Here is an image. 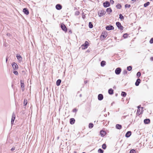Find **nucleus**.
Masks as SVG:
<instances>
[{
    "mask_svg": "<svg viewBox=\"0 0 153 153\" xmlns=\"http://www.w3.org/2000/svg\"><path fill=\"white\" fill-rule=\"evenodd\" d=\"M127 71L126 70H124L123 71V74L125 75L127 74Z\"/></svg>",
    "mask_w": 153,
    "mask_h": 153,
    "instance_id": "obj_42",
    "label": "nucleus"
},
{
    "mask_svg": "<svg viewBox=\"0 0 153 153\" xmlns=\"http://www.w3.org/2000/svg\"><path fill=\"white\" fill-rule=\"evenodd\" d=\"M106 62L104 61H102L100 63L102 67H103L105 65Z\"/></svg>",
    "mask_w": 153,
    "mask_h": 153,
    "instance_id": "obj_23",
    "label": "nucleus"
},
{
    "mask_svg": "<svg viewBox=\"0 0 153 153\" xmlns=\"http://www.w3.org/2000/svg\"><path fill=\"white\" fill-rule=\"evenodd\" d=\"M136 152L135 150L134 149H132L130 151V153H136Z\"/></svg>",
    "mask_w": 153,
    "mask_h": 153,
    "instance_id": "obj_39",
    "label": "nucleus"
},
{
    "mask_svg": "<svg viewBox=\"0 0 153 153\" xmlns=\"http://www.w3.org/2000/svg\"><path fill=\"white\" fill-rule=\"evenodd\" d=\"M89 45V43L87 41L85 42V43L81 45V47L82 49H85L87 48Z\"/></svg>",
    "mask_w": 153,
    "mask_h": 153,
    "instance_id": "obj_1",
    "label": "nucleus"
},
{
    "mask_svg": "<svg viewBox=\"0 0 153 153\" xmlns=\"http://www.w3.org/2000/svg\"><path fill=\"white\" fill-rule=\"evenodd\" d=\"M114 90L112 88L109 89L108 90V94L110 95H112L113 94Z\"/></svg>",
    "mask_w": 153,
    "mask_h": 153,
    "instance_id": "obj_20",
    "label": "nucleus"
},
{
    "mask_svg": "<svg viewBox=\"0 0 153 153\" xmlns=\"http://www.w3.org/2000/svg\"><path fill=\"white\" fill-rule=\"evenodd\" d=\"M131 132L130 131H127L125 135V136L126 137H129L131 135Z\"/></svg>",
    "mask_w": 153,
    "mask_h": 153,
    "instance_id": "obj_14",
    "label": "nucleus"
},
{
    "mask_svg": "<svg viewBox=\"0 0 153 153\" xmlns=\"http://www.w3.org/2000/svg\"><path fill=\"white\" fill-rule=\"evenodd\" d=\"M23 11L24 13L26 15H28L29 14V11L28 9L26 8H24L23 9Z\"/></svg>",
    "mask_w": 153,
    "mask_h": 153,
    "instance_id": "obj_11",
    "label": "nucleus"
},
{
    "mask_svg": "<svg viewBox=\"0 0 153 153\" xmlns=\"http://www.w3.org/2000/svg\"><path fill=\"white\" fill-rule=\"evenodd\" d=\"M88 26L90 28H92L93 27V26L91 22H90L89 23Z\"/></svg>",
    "mask_w": 153,
    "mask_h": 153,
    "instance_id": "obj_25",
    "label": "nucleus"
},
{
    "mask_svg": "<svg viewBox=\"0 0 153 153\" xmlns=\"http://www.w3.org/2000/svg\"><path fill=\"white\" fill-rule=\"evenodd\" d=\"M77 111V110L76 108H74L73 110V112H76Z\"/></svg>",
    "mask_w": 153,
    "mask_h": 153,
    "instance_id": "obj_49",
    "label": "nucleus"
},
{
    "mask_svg": "<svg viewBox=\"0 0 153 153\" xmlns=\"http://www.w3.org/2000/svg\"><path fill=\"white\" fill-rule=\"evenodd\" d=\"M82 97V94H81L79 95V97Z\"/></svg>",
    "mask_w": 153,
    "mask_h": 153,
    "instance_id": "obj_54",
    "label": "nucleus"
},
{
    "mask_svg": "<svg viewBox=\"0 0 153 153\" xmlns=\"http://www.w3.org/2000/svg\"><path fill=\"white\" fill-rule=\"evenodd\" d=\"M149 4L150 2H147L144 4V6L145 7H146L149 5Z\"/></svg>",
    "mask_w": 153,
    "mask_h": 153,
    "instance_id": "obj_31",
    "label": "nucleus"
},
{
    "mask_svg": "<svg viewBox=\"0 0 153 153\" xmlns=\"http://www.w3.org/2000/svg\"><path fill=\"white\" fill-rule=\"evenodd\" d=\"M116 7L117 9H120L122 7V6L120 4H118L116 6Z\"/></svg>",
    "mask_w": 153,
    "mask_h": 153,
    "instance_id": "obj_28",
    "label": "nucleus"
},
{
    "mask_svg": "<svg viewBox=\"0 0 153 153\" xmlns=\"http://www.w3.org/2000/svg\"><path fill=\"white\" fill-rule=\"evenodd\" d=\"M110 2L111 4H113L114 3V1L113 0H110Z\"/></svg>",
    "mask_w": 153,
    "mask_h": 153,
    "instance_id": "obj_47",
    "label": "nucleus"
},
{
    "mask_svg": "<svg viewBox=\"0 0 153 153\" xmlns=\"http://www.w3.org/2000/svg\"><path fill=\"white\" fill-rule=\"evenodd\" d=\"M149 43L150 44L153 43V38H151V39H150V40L149 41Z\"/></svg>",
    "mask_w": 153,
    "mask_h": 153,
    "instance_id": "obj_44",
    "label": "nucleus"
},
{
    "mask_svg": "<svg viewBox=\"0 0 153 153\" xmlns=\"http://www.w3.org/2000/svg\"><path fill=\"white\" fill-rule=\"evenodd\" d=\"M106 144L105 143L103 144L102 146V148L104 149H106Z\"/></svg>",
    "mask_w": 153,
    "mask_h": 153,
    "instance_id": "obj_37",
    "label": "nucleus"
},
{
    "mask_svg": "<svg viewBox=\"0 0 153 153\" xmlns=\"http://www.w3.org/2000/svg\"><path fill=\"white\" fill-rule=\"evenodd\" d=\"M103 95L102 94H99L98 96V99L99 101H101L103 100Z\"/></svg>",
    "mask_w": 153,
    "mask_h": 153,
    "instance_id": "obj_12",
    "label": "nucleus"
},
{
    "mask_svg": "<svg viewBox=\"0 0 153 153\" xmlns=\"http://www.w3.org/2000/svg\"><path fill=\"white\" fill-rule=\"evenodd\" d=\"M140 112V109L139 108H138V109L137 110V114H137L138 115H139L140 114H141L142 112Z\"/></svg>",
    "mask_w": 153,
    "mask_h": 153,
    "instance_id": "obj_27",
    "label": "nucleus"
},
{
    "mask_svg": "<svg viewBox=\"0 0 153 153\" xmlns=\"http://www.w3.org/2000/svg\"><path fill=\"white\" fill-rule=\"evenodd\" d=\"M17 59L19 61H21L22 60V58L20 55H17L16 56Z\"/></svg>",
    "mask_w": 153,
    "mask_h": 153,
    "instance_id": "obj_24",
    "label": "nucleus"
},
{
    "mask_svg": "<svg viewBox=\"0 0 153 153\" xmlns=\"http://www.w3.org/2000/svg\"><path fill=\"white\" fill-rule=\"evenodd\" d=\"M74 153H76V152H74Z\"/></svg>",
    "mask_w": 153,
    "mask_h": 153,
    "instance_id": "obj_61",
    "label": "nucleus"
},
{
    "mask_svg": "<svg viewBox=\"0 0 153 153\" xmlns=\"http://www.w3.org/2000/svg\"><path fill=\"white\" fill-rule=\"evenodd\" d=\"M61 27L62 29L65 32H67L68 29L65 25L63 23L61 24Z\"/></svg>",
    "mask_w": 153,
    "mask_h": 153,
    "instance_id": "obj_3",
    "label": "nucleus"
},
{
    "mask_svg": "<svg viewBox=\"0 0 153 153\" xmlns=\"http://www.w3.org/2000/svg\"><path fill=\"white\" fill-rule=\"evenodd\" d=\"M8 59L7 58H6V62H7V61Z\"/></svg>",
    "mask_w": 153,
    "mask_h": 153,
    "instance_id": "obj_55",
    "label": "nucleus"
},
{
    "mask_svg": "<svg viewBox=\"0 0 153 153\" xmlns=\"http://www.w3.org/2000/svg\"><path fill=\"white\" fill-rule=\"evenodd\" d=\"M100 134L102 137L104 136L106 134V132L103 130H101L100 132Z\"/></svg>",
    "mask_w": 153,
    "mask_h": 153,
    "instance_id": "obj_17",
    "label": "nucleus"
},
{
    "mask_svg": "<svg viewBox=\"0 0 153 153\" xmlns=\"http://www.w3.org/2000/svg\"><path fill=\"white\" fill-rule=\"evenodd\" d=\"M150 60H151L152 61H153V57H151L150 58Z\"/></svg>",
    "mask_w": 153,
    "mask_h": 153,
    "instance_id": "obj_50",
    "label": "nucleus"
},
{
    "mask_svg": "<svg viewBox=\"0 0 153 153\" xmlns=\"http://www.w3.org/2000/svg\"><path fill=\"white\" fill-rule=\"evenodd\" d=\"M75 121V120L74 118H71L70 119V123L72 125L74 123Z\"/></svg>",
    "mask_w": 153,
    "mask_h": 153,
    "instance_id": "obj_18",
    "label": "nucleus"
},
{
    "mask_svg": "<svg viewBox=\"0 0 153 153\" xmlns=\"http://www.w3.org/2000/svg\"><path fill=\"white\" fill-rule=\"evenodd\" d=\"M119 18L121 20H123L124 19V17L120 14L119 15Z\"/></svg>",
    "mask_w": 153,
    "mask_h": 153,
    "instance_id": "obj_33",
    "label": "nucleus"
},
{
    "mask_svg": "<svg viewBox=\"0 0 153 153\" xmlns=\"http://www.w3.org/2000/svg\"><path fill=\"white\" fill-rule=\"evenodd\" d=\"M116 128L117 129H120L122 128V126L121 125L117 124L116 125Z\"/></svg>",
    "mask_w": 153,
    "mask_h": 153,
    "instance_id": "obj_19",
    "label": "nucleus"
},
{
    "mask_svg": "<svg viewBox=\"0 0 153 153\" xmlns=\"http://www.w3.org/2000/svg\"><path fill=\"white\" fill-rule=\"evenodd\" d=\"M56 9L58 10H60L62 9V6L60 4H57L56 5Z\"/></svg>",
    "mask_w": 153,
    "mask_h": 153,
    "instance_id": "obj_13",
    "label": "nucleus"
},
{
    "mask_svg": "<svg viewBox=\"0 0 153 153\" xmlns=\"http://www.w3.org/2000/svg\"><path fill=\"white\" fill-rule=\"evenodd\" d=\"M15 149V147H13L11 149V151H13Z\"/></svg>",
    "mask_w": 153,
    "mask_h": 153,
    "instance_id": "obj_46",
    "label": "nucleus"
},
{
    "mask_svg": "<svg viewBox=\"0 0 153 153\" xmlns=\"http://www.w3.org/2000/svg\"><path fill=\"white\" fill-rule=\"evenodd\" d=\"M107 36V33L105 31H103L102 33L101 37H102L103 38H105Z\"/></svg>",
    "mask_w": 153,
    "mask_h": 153,
    "instance_id": "obj_9",
    "label": "nucleus"
},
{
    "mask_svg": "<svg viewBox=\"0 0 153 153\" xmlns=\"http://www.w3.org/2000/svg\"><path fill=\"white\" fill-rule=\"evenodd\" d=\"M150 120L149 119H146L144 120V122L145 124H149L150 123Z\"/></svg>",
    "mask_w": 153,
    "mask_h": 153,
    "instance_id": "obj_16",
    "label": "nucleus"
},
{
    "mask_svg": "<svg viewBox=\"0 0 153 153\" xmlns=\"http://www.w3.org/2000/svg\"><path fill=\"white\" fill-rule=\"evenodd\" d=\"M15 120V119H13V118L11 119V124H13Z\"/></svg>",
    "mask_w": 153,
    "mask_h": 153,
    "instance_id": "obj_45",
    "label": "nucleus"
},
{
    "mask_svg": "<svg viewBox=\"0 0 153 153\" xmlns=\"http://www.w3.org/2000/svg\"><path fill=\"white\" fill-rule=\"evenodd\" d=\"M12 65L13 69L15 70H17L18 68V66L17 64L15 62H13L12 63Z\"/></svg>",
    "mask_w": 153,
    "mask_h": 153,
    "instance_id": "obj_7",
    "label": "nucleus"
},
{
    "mask_svg": "<svg viewBox=\"0 0 153 153\" xmlns=\"http://www.w3.org/2000/svg\"><path fill=\"white\" fill-rule=\"evenodd\" d=\"M7 35L8 36H9L10 35V33H7Z\"/></svg>",
    "mask_w": 153,
    "mask_h": 153,
    "instance_id": "obj_52",
    "label": "nucleus"
},
{
    "mask_svg": "<svg viewBox=\"0 0 153 153\" xmlns=\"http://www.w3.org/2000/svg\"><path fill=\"white\" fill-rule=\"evenodd\" d=\"M13 73L15 75H17L18 74V73L17 71H13Z\"/></svg>",
    "mask_w": 153,
    "mask_h": 153,
    "instance_id": "obj_43",
    "label": "nucleus"
},
{
    "mask_svg": "<svg viewBox=\"0 0 153 153\" xmlns=\"http://www.w3.org/2000/svg\"><path fill=\"white\" fill-rule=\"evenodd\" d=\"M121 95L124 97H125L126 95V92L122 91L121 94Z\"/></svg>",
    "mask_w": 153,
    "mask_h": 153,
    "instance_id": "obj_26",
    "label": "nucleus"
},
{
    "mask_svg": "<svg viewBox=\"0 0 153 153\" xmlns=\"http://www.w3.org/2000/svg\"><path fill=\"white\" fill-rule=\"evenodd\" d=\"M122 71L121 68L120 67L117 68L115 70V73L117 75H119L120 74Z\"/></svg>",
    "mask_w": 153,
    "mask_h": 153,
    "instance_id": "obj_5",
    "label": "nucleus"
},
{
    "mask_svg": "<svg viewBox=\"0 0 153 153\" xmlns=\"http://www.w3.org/2000/svg\"><path fill=\"white\" fill-rule=\"evenodd\" d=\"M113 103H114V102H113V103H111V105H112V104H113Z\"/></svg>",
    "mask_w": 153,
    "mask_h": 153,
    "instance_id": "obj_58",
    "label": "nucleus"
},
{
    "mask_svg": "<svg viewBox=\"0 0 153 153\" xmlns=\"http://www.w3.org/2000/svg\"><path fill=\"white\" fill-rule=\"evenodd\" d=\"M84 17H85V16H83L82 17L83 18V19H84Z\"/></svg>",
    "mask_w": 153,
    "mask_h": 153,
    "instance_id": "obj_56",
    "label": "nucleus"
},
{
    "mask_svg": "<svg viewBox=\"0 0 153 153\" xmlns=\"http://www.w3.org/2000/svg\"><path fill=\"white\" fill-rule=\"evenodd\" d=\"M98 152L99 153H103L104 151L101 149H99L98 150Z\"/></svg>",
    "mask_w": 153,
    "mask_h": 153,
    "instance_id": "obj_34",
    "label": "nucleus"
},
{
    "mask_svg": "<svg viewBox=\"0 0 153 153\" xmlns=\"http://www.w3.org/2000/svg\"><path fill=\"white\" fill-rule=\"evenodd\" d=\"M94 126V124L93 123H90L89 124V128H92Z\"/></svg>",
    "mask_w": 153,
    "mask_h": 153,
    "instance_id": "obj_30",
    "label": "nucleus"
},
{
    "mask_svg": "<svg viewBox=\"0 0 153 153\" xmlns=\"http://www.w3.org/2000/svg\"><path fill=\"white\" fill-rule=\"evenodd\" d=\"M116 25L118 28L120 30H123V27L121 24V23L119 22H116Z\"/></svg>",
    "mask_w": 153,
    "mask_h": 153,
    "instance_id": "obj_2",
    "label": "nucleus"
},
{
    "mask_svg": "<svg viewBox=\"0 0 153 153\" xmlns=\"http://www.w3.org/2000/svg\"><path fill=\"white\" fill-rule=\"evenodd\" d=\"M106 13V12L104 10H101L100 11H99L98 12V14L99 16L101 17L103 15H104Z\"/></svg>",
    "mask_w": 153,
    "mask_h": 153,
    "instance_id": "obj_4",
    "label": "nucleus"
},
{
    "mask_svg": "<svg viewBox=\"0 0 153 153\" xmlns=\"http://www.w3.org/2000/svg\"><path fill=\"white\" fill-rule=\"evenodd\" d=\"M110 4L108 1H106L103 3V6L105 7H107L110 6Z\"/></svg>",
    "mask_w": 153,
    "mask_h": 153,
    "instance_id": "obj_8",
    "label": "nucleus"
},
{
    "mask_svg": "<svg viewBox=\"0 0 153 153\" xmlns=\"http://www.w3.org/2000/svg\"><path fill=\"white\" fill-rule=\"evenodd\" d=\"M128 36V34L126 33L124 34L123 36L124 39H126L127 38Z\"/></svg>",
    "mask_w": 153,
    "mask_h": 153,
    "instance_id": "obj_35",
    "label": "nucleus"
},
{
    "mask_svg": "<svg viewBox=\"0 0 153 153\" xmlns=\"http://www.w3.org/2000/svg\"><path fill=\"white\" fill-rule=\"evenodd\" d=\"M125 7L126 8H129L131 7V5L128 4H126L125 5Z\"/></svg>",
    "mask_w": 153,
    "mask_h": 153,
    "instance_id": "obj_41",
    "label": "nucleus"
},
{
    "mask_svg": "<svg viewBox=\"0 0 153 153\" xmlns=\"http://www.w3.org/2000/svg\"><path fill=\"white\" fill-rule=\"evenodd\" d=\"M21 87L22 90L23 91L24 90L25 85L24 81L22 80H20Z\"/></svg>",
    "mask_w": 153,
    "mask_h": 153,
    "instance_id": "obj_10",
    "label": "nucleus"
},
{
    "mask_svg": "<svg viewBox=\"0 0 153 153\" xmlns=\"http://www.w3.org/2000/svg\"><path fill=\"white\" fill-rule=\"evenodd\" d=\"M106 11L109 14L112 11V10L111 8H108L106 9Z\"/></svg>",
    "mask_w": 153,
    "mask_h": 153,
    "instance_id": "obj_22",
    "label": "nucleus"
},
{
    "mask_svg": "<svg viewBox=\"0 0 153 153\" xmlns=\"http://www.w3.org/2000/svg\"><path fill=\"white\" fill-rule=\"evenodd\" d=\"M137 108H139L140 109V105H139L138 106V107H137Z\"/></svg>",
    "mask_w": 153,
    "mask_h": 153,
    "instance_id": "obj_53",
    "label": "nucleus"
},
{
    "mask_svg": "<svg viewBox=\"0 0 153 153\" xmlns=\"http://www.w3.org/2000/svg\"><path fill=\"white\" fill-rule=\"evenodd\" d=\"M141 75V73L140 72H138L137 74V76L139 78Z\"/></svg>",
    "mask_w": 153,
    "mask_h": 153,
    "instance_id": "obj_38",
    "label": "nucleus"
},
{
    "mask_svg": "<svg viewBox=\"0 0 153 153\" xmlns=\"http://www.w3.org/2000/svg\"><path fill=\"white\" fill-rule=\"evenodd\" d=\"M22 74L23 75L25 74V71H22Z\"/></svg>",
    "mask_w": 153,
    "mask_h": 153,
    "instance_id": "obj_48",
    "label": "nucleus"
},
{
    "mask_svg": "<svg viewBox=\"0 0 153 153\" xmlns=\"http://www.w3.org/2000/svg\"><path fill=\"white\" fill-rule=\"evenodd\" d=\"M27 99H25L24 101V106H26L27 104Z\"/></svg>",
    "mask_w": 153,
    "mask_h": 153,
    "instance_id": "obj_32",
    "label": "nucleus"
},
{
    "mask_svg": "<svg viewBox=\"0 0 153 153\" xmlns=\"http://www.w3.org/2000/svg\"><path fill=\"white\" fill-rule=\"evenodd\" d=\"M82 153H85V152H82Z\"/></svg>",
    "mask_w": 153,
    "mask_h": 153,
    "instance_id": "obj_59",
    "label": "nucleus"
},
{
    "mask_svg": "<svg viewBox=\"0 0 153 153\" xmlns=\"http://www.w3.org/2000/svg\"><path fill=\"white\" fill-rule=\"evenodd\" d=\"M132 69V67L131 66H129L127 67V69L128 71H130Z\"/></svg>",
    "mask_w": 153,
    "mask_h": 153,
    "instance_id": "obj_29",
    "label": "nucleus"
},
{
    "mask_svg": "<svg viewBox=\"0 0 153 153\" xmlns=\"http://www.w3.org/2000/svg\"><path fill=\"white\" fill-rule=\"evenodd\" d=\"M141 80L140 79L138 78L136 80V81L135 83V85L136 86H138L140 83V82Z\"/></svg>",
    "mask_w": 153,
    "mask_h": 153,
    "instance_id": "obj_15",
    "label": "nucleus"
},
{
    "mask_svg": "<svg viewBox=\"0 0 153 153\" xmlns=\"http://www.w3.org/2000/svg\"><path fill=\"white\" fill-rule=\"evenodd\" d=\"M61 82V80L60 79L57 80L56 82V85L57 86H59Z\"/></svg>",
    "mask_w": 153,
    "mask_h": 153,
    "instance_id": "obj_21",
    "label": "nucleus"
},
{
    "mask_svg": "<svg viewBox=\"0 0 153 153\" xmlns=\"http://www.w3.org/2000/svg\"><path fill=\"white\" fill-rule=\"evenodd\" d=\"M15 117H16L15 114L14 112H13L12 114V118L15 119Z\"/></svg>",
    "mask_w": 153,
    "mask_h": 153,
    "instance_id": "obj_36",
    "label": "nucleus"
},
{
    "mask_svg": "<svg viewBox=\"0 0 153 153\" xmlns=\"http://www.w3.org/2000/svg\"><path fill=\"white\" fill-rule=\"evenodd\" d=\"M105 27L106 29L108 30H113L114 29V27L113 26L111 25H107Z\"/></svg>",
    "mask_w": 153,
    "mask_h": 153,
    "instance_id": "obj_6",
    "label": "nucleus"
},
{
    "mask_svg": "<svg viewBox=\"0 0 153 153\" xmlns=\"http://www.w3.org/2000/svg\"><path fill=\"white\" fill-rule=\"evenodd\" d=\"M141 108H142V109H143V107H142Z\"/></svg>",
    "mask_w": 153,
    "mask_h": 153,
    "instance_id": "obj_60",
    "label": "nucleus"
},
{
    "mask_svg": "<svg viewBox=\"0 0 153 153\" xmlns=\"http://www.w3.org/2000/svg\"><path fill=\"white\" fill-rule=\"evenodd\" d=\"M88 82L87 80H85L84 81V83L85 84H86Z\"/></svg>",
    "mask_w": 153,
    "mask_h": 153,
    "instance_id": "obj_51",
    "label": "nucleus"
},
{
    "mask_svg": "<svg viewBox=\"0 0 153 153\" xmlns=\"http://www.w3.org/2000/svg\"><path fill=\"white\" fill-rule=\"evenodd\" d=\"M80 12L79 11H76L75 13V15L76 16H78L79 15Z\"/></svg>",
    "mask_w": 153,
    "mask_h": 153,
    "instance_id": "obj_40",
    "label": "nucleus"
},
{
    "mask_svg": "<svg viewBox=\"0 0 153 153\" xmlns=\"http://www.w3.org/2000/svg\"><path fill=\"white\" fill-rule=\"evenodd\" d=\"M131 0L132 1H136V0Z\"/></svg>",
    "mask_w": 153,
    "mask_h": 153,
    "instance_id": "obj_57",
    "label": "nucleus"
}]
</instances>
